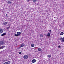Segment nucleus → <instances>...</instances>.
Masks as SVG:
<instances>
[{"instance_id": "20", "label": "nucleus", "mask_w": 64, "mask_h": 64, "mask_svg": "<svg viewBox=\"0 0 64 64\" xmlns=\"http://www.w3.org/2000/svg\"><path fill=\"white\" fill-rule=\"evenodd\" d=\"M21 46H20V47H18V49H21Z\"/></svg>"}, {"instance_id": "24", "label": "nucleus", "mask_w": 64, "mask_h": 64, "mask_svg": "<svg viewBox=\"0 0 64 64\" xmlns=\"http://www.w3.org/2000/svg\"><path fill=\"white\" fill-rule=\"evenodd\" d=\"M58 48H61V46H58Z\"/></svg>"}, {"instance_id": "2", "label": "nucleus", "mask_w": 64, "mask_h": 64, "mask_svg": "<svg viewBox=\"0 0 64 64\" xmlns=\"http://www.w3.org/2000/svg\"><path fill=\"white\" fill-rule=\"evenodd\" d=\"M28 56L27 55H25L24 56L23 58L24 59H28Z\"/></svg>"}, {"instance_id": "6", "label": "nucleus", "mask_w": 64, "mask_h": 64, "mask_svg": "<svg viewBox=\"0 0 64 64\" xmlns=\"http://www.w3.org/2000/svg\"><path fill=\"white\" fill-rule=\"evenodd\" d=\"M5 46H0V49H3L5 48Z\"/></svg>"}, {"instance_id": "9", "label": "nucleus", "mask_w": 64, "mask_h": 64, "mask_svg": "<svg viewBox=\"0 0 64 64\" xmlns=\"http://www.w3.org/2000/svg\"><path fill=\"white\" fill-rule=\"evenodd\" d=\"M50 36V33L48 32V34L46 35V36H48V37H49Z\"/></svg>"}, {"instance_id": "14", "label": "nucleus", "mask_w": 64, "mask_h": 64, "mask_svg": "<svg viewBox=\"0 0 64 64\" xmlns=\"http://www.w3.org/2000/svg\"><path fill=\"white\" fill-rule=\"evenodd\" d=\"M31 46L32 47H34V44H31Z\"/></svg>"}, {"instance_id": "23", "label": "nucleus", "mask_w": 64, "mask_h": 64, "mask_svg": "<svg viewBox=\"0 0 64 64\" xmlns=\"http://www.w3.org/2000/svg\"><path fill=\"white\" fill-rule=\"evenodd\" d=\"M22 53V52H20L19 53V54H21Z\"/></svg>"}, {"instance_id": "1", "label": "nucleus", "mask_w": 64, "mask_h": 64, "mask_svg": "<svg viewBox=\"0 0 64 64\" xmlns=\"http://www.w3.org/2000/svg\"><path fill=\"white\" fill-rule=\"evenodd\" d=\"M5 44V42L4 40H2L0 41V45H3Z\"/></svg>"}, {"instance_id": "21", "label": "nucleus", "mask_w": 64, "mask_h": 64, "mask_svg": "<svg viewBox=\"0 0 64 64\" xmlns=\"http://www.w3.org/2000/svg\"><path fill=\"white\" fill-rule=\"evenodd\" d=\"M48 31L49 32H50V33L51 32V30H48Z\"/></svg>"}, {"instance_id": "19", "label": "nucleus", "mask_w": 64, "mask_h": 64, "mask_svg": "<svg viewBox=\"0 0 64 64\" xmlns=\"http://www.w3.org/2000/svg\"><path fill=\"white\" fill-rule=\"evenodd\" d=\"M32 1L33 2H36V1H37V0H32Z\"/></svg>"}, {"instance_id": "25", "label": "nucleus", "mask_w": 64, "mask_h": 64, "mask_svg": "<svg viewBox=\"0 0 64 64\" xmlns=\"http://www.w3.org/2000/svg\"><path fill=\"white\" fill-rule=\"evenodd\" d=\"M6 17H8V16H7V14H6Z\"/></svg>"}, {"instance_id": "11", "label": "nucleus", "mask_w": 64, "mask_h": 64, "mask_svg": "<svg viewBox=\"0 0 64 64\" xmlns=\"http://www.w3.org/2000/svg\"><path fill=\"white\" fill-rule=\"evenodd\" d=\"M25 44H22L21 45V47H24V46H25Z\"/></svg>"}, {"instance_id": "22", "label": "nucleus", "mask_w": 64, "mask_h": 64, "mask_svg": "<svg viewBox=\"0 0 64 64\" xmlns=\"http://www.w3.org/2000/svg\"><path fill=\"white\" fill-rule=\"evenodd\" d=\"M10 26H9L7 28V29H9V28H10Z\"/></svg>"}, {"instance_id": "27", "label": "nucleus", "mask_w": 64, "mask_h": 64, "mask_svg": "<svg viewBox=\"0 0 64 64\" xmlns=\"http://www.w3.org/2000/svg\"><path fill=\"white\" fill-rule=\"evenodd\" d=\"M3 64H6V63H5V62H4Z\"/></svg>"}, {"instance_id": "10", "label": "nucleus", "mask_w": 64, "mask_h": 64, "mask_svg": "<svg viewBox=\"0 0 64 64\" xmlns=\"http://www.w3.org/2000/svg\"><path fill=\"white\" fill-rule=\"evenodd\" d=\"M38 51H39L40 52H41V48H38Z\"/></svg>"}, {"instance_id": "26", "label": "nucleus", "mask_w": 64, "mask_h": 64, "mask_svg": "<svg viewBox=\"0 0 64 64\" xmlns=\"http://www.w3.org/2000/svg\"><path fill=\"white\" fill-rule=\"evenodd\" d=\"M29 0H27V2H28V1H29Z\"/></svg>"}, {"instance_id": "18", "label": "nucleus", "mask_w": 64, "mask_h": 64, "mask_svg": "<svg viewBox=\"0 0 64 64\" xmlns=\"http://www.w3.org/2000/svg\"><path fill=\"white\" fill-rule=\"evenodd\" d=\"M5 63H6V64H10L8 62H5Z\"/></svg>"}, {"instance_id": "4", "label": "nucleus", "mask_w": 64, "mask_h": 64, "mask_svg": "<svg viewBox=\"0 0 64 64\" xmlns=\"http://www.w3.org/2000/svg\"><path fill=\"white\" fill-rule=\"evenodd\" d=\"M3 29L0 28V34H1V33H3Z\"/></svg>"}, {"instance_id": "3", "label": "nucleus", "mask_w": 64, "mask_h": 64, "mask_svg": "<svg viewBox=\"0 0 64 64\" xmlns=\"http://www.w3.org/2000/svg\"><path fill=\"white\" fill-rule=\"evenodd\" d=\"M6 35V32H4V33L2 34L1 36H5Z\"/></svg>"}, {"instance_id": "12", "label": "nucleus", "mask_w": 64, "mask_h": 64, "mask_svg": "<svg viewBox=\"0 0 64 64\" xmlns=\"http://www.w3.org/2000/svg\"><path fill=\"white\" fill-rule=\"evenodd\" d=\"M14 36H16V37H18V34H14Z\"/></svg>"}, {"instance_id": "15", "label": "nucleus", "mask_w": 64, "mask_h": 64, "mask_svg": "<svg viewBox=\"0 0 64 64\" xmlns=\"http://www.w3.org/2000/svg\"><path fill=\"white\" fill-rule=\"evenodd\" d=\"M47 57H48V58H50L51 57V55H49L48 56H47Z\"/></svg>"}, {"instance_id": "17", "label": "nucleus", "mask_w": 64, "mask_h": 64, "mask_svg": "<svg viewBox=\"0 0 64 64\" xmlns=\"http://www.w3.org/2000/svg\"><path fill=\"white\" fill-rule=\"evenodd\" d=\"M8 3L9 4H11L12 3L10 1H8Z\"/></svg>"}, {"instance_id": "8", "label": "nucleus", "mask_w": 64, "mask_h": 64, "mask_svg": "<svg viewBox=\"0 0 64 64\" xmlns=\"http://www.w3.org/2000/svg\"><path fill=\"white\" fill-rule=\"evenodd\" d=\"M8 23V22H3L2 23V24L3 25H6Z\"/></svg>"}, {"instance_id": "13", "label": "nucleus", "mask_w": 64, "mask_h": 64, "mask_svg": "<svg viewBox=\"0 0 64 64\" xmlns=\"http://www.w3.org/2000/svg\"><path fill=\"white\" fill-rule=\"evenodd\" d=\"M64 34V33H63V32H61L60 34V35H63V34Z\"/></svg>"}, {"instance_id": "16", "label": "nucleus", "mask_w": 64, "mask_h": 64, "mask_svg": "<svg viewBox=\"0 0 64 64\" xmlns=\"http://www.w3.org/2000/svg\"><path fill=\"white\" fill-rule=\"evenodd\" d=\"M40 37H43V36H44V35H43L42 34H41L40 35Z\"/></svg>"}, {"instance_id": "5", "label": "nucleus", "mask_w": 64, "mask_h": 64, "mask_svg": "<svg viewBox=\"0 0 64 64\" xmlns=\"http://www.w3.org/2000/svg\"><path fill=\"white\" fill-rule=\"evenodd\" d=\"M17 34L18 35V36H20V34H21V32H17Z\"/></svg>"}, {"instance_id": "29", "label": "nucleus", "mask_w": 64, "mask_h": 64, "mask_svg": "<svg viewBox=\"0 0 64 64\" xmlns=\"http://www.w3.org/2000/svg\"><path fill=\"white\" fill-rule=\"evenodd\" d=\"M38 47H36V48H38Z\"/></svg>"}, {"instance_id": "28", "label": "nucleus", "mask_w": 64, "mask_h": 64, "mask_svg": "<svg viewBox=\"0 0 64 64\" xmlns=\"http://www.w3.org/2000/svg\"><path fill=\"white\" fill-rule=\"evenodd\" d=\"M16 33V32H15L14 33V34H15Z\"/></svg>"}, {"instance_id": "7", "label": "nucleus", "mask_w": 64, "mask_h": 64, "mask_svg": "<svg viewBox=\"0 0 64 64\" xmlns=\"http://www.w3.org/2000/svg\"><path fill=\"white\" fill-rule=\"evenodd\" d=\"M36 61V60L34 59L32 60V63H35V62Z\"/></svg>"}]
</instances>
